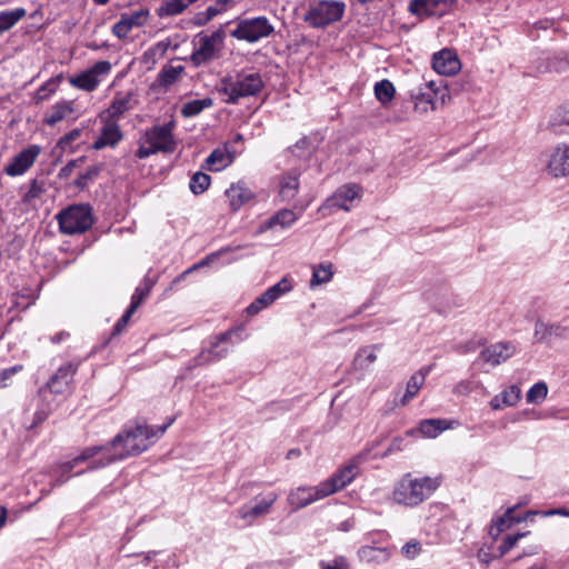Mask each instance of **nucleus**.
<instances>
[{"label": "nucleus", "instance_id": "nucleus-40", "mask_svg": "<svg viewBox=\"0 0 569 569\" xmlns=\"http://www.w3.org/2000/svg\"><path fill=\"white\" fill-rule=\"evenodd\" d=\"M27 14L24 8H16L13 10H7L0 12V34L11 29Z\"/></svg>", "mask_w": 569, "mask_h": 569}, {"label": "nucleus", "instance_id": "nucleus-42", "mask_svg": "<svg viewBox=\"0 0 569 569\" xmlns=\"http://www.w3.org/2000/svg\"><path fill=\"white\" fill-rule=\"evenodd\" d=\"M103 451H109V447H104V446H93V447H89V448H86L80 456L76 457L74 459L66 462L62 465V470L63 472H69L71 471L77 465H79L80 462H83L86 460H89L91 459L92 457L103 452Z\"/></svg>", "mask_w": 569, "mask_h": 569}, {"label": "nucleus", "instance_id": "nucleus-15", "mask_svg": "<svg viewBox=\"0 0 569 569\" xmlns=\"http://www.w3.org/2000/svg\"><path fill=\"white\" fill-rule=\"evenodd\" d=\"M278 495L269 492L266 497L254 499V505H243L237 510V516L250 526L256 519L267 516L273 503L277 501Z\"/></svg>", "mask_w": 569, "mask_h": 569}, {"label": "nucleus", "instance_id": "nucleus-2", "mask_svg": "<svg viewBox=\"0 0 569 569\" xmlns=\"http://www.w3.org/2000/svg\"><path fill=\"white\" fill-rule=\"evenodd\" d=\"M442 480L441 475L415 477L411 472H407L395 483L392 500L405 507H417L438 490Z\"/></svg>", "mask_w": 569, "mask_h": 569}, {"label": "nucleus", "instance_id": "nucleus-55", "mask_svg": "<svg viewBox=\"0 0 569 569\" xmlns=\"http://www.w3.org/2000/svg\"><path fill=\"white\" fill-rule=\"evenodd\" d=\"M228 4H233V0H218L213 6L208 7L204 12L209 18L213 19L226 11Z\"/></svg>", "mask_w": 569, "mask_h": 569}, {"label": "nucleus", "instance_id": "nucleus-43", "mask_svg": "<svg viewBox=\"0 0 569 569\" xmlns=\"http://www.w3.org/2000/svg\"><path fill=\"white\" fill-rule=\"evenodd\" d=\"M213 100L211 98H203L186 102L181 108V114L184 118L196 117L204 109L212 107Z\"/></svg>", "mask_w": 569, "mask_h": 569}, {"label": "nucleus", "instance_id": "nucleus-8", "mask_svg": "<svg viewBox=\"0 0 569 569\" xmlns=\"http://www.w3.org/2000/svg\"><path fill=\"white\" fill-rule=\"evenodd\" d=\"M111 69L112 66L109 61H98L81 73L70 77L69 83L76 89L86 92H92L100 86L103 78H106L111 72Z\"/></svg>", "mask_w": 569, "mask_h": 569}, {"label": "nucleus", "instance_id": "nucleus-10", "mask_svg": "<svg viewBox=\"0 0 569 569\" xmlns=\"http://www.w3.org/2000/svg\"><path fill=\"white\" fill-rule=\"evenodd\" d=\"M41 152V146L29 144L27 148L18 152L4 167V173L9 177H19L24 174L36 163Z\"/></svg>", "mask_w": 569, "mask_h": 569}, {"label": "nucleus", "instance_id": "nucleus-48", "mask_svg": "<svg viewBox=\"0 0 569 569\" xmlns=\"http://www.w3.org/2000/svg\"><path fill=\"white\" fill-rule=\"evenodd\" d=\"M210 182V176L199 171L191 177L189 188L192 193L201 194L209 188Z\"/></svg>", "mask_w": 569, "mask_h": 569}, {"label": "nucleus", "instance_id": "nucleus-4", "mask_svg": "<svg viewBox=\"0 0 569 569\" xmlns=\"http://www.w3.org/2000/svg\"><path fill=\"white\" fill-rule=\"evenodd\" d=\"M224 37L222 28L211 33L201 31L196 34L192 40L193 50L189 57L192 66L198 68L219 59L224 48Z\"/></svg>", "mask_w": 569, "mask_h": 569}, {"label": "nucleus", "instance_id": "nucleus-32", "mask_svg": "<svg viewBox=\"0 0 569 569\" xmlns=\"http://www.w3.org/2000/svg\"><path fill=\"white\" fill-rule=\"evenodd\" d=\"M298 218L299 214H297L293 210H279L276 214H273L271 218H269L261 224L260 231H266L277 226H279L282 229L289 228L298 220Z\"/></svg>", "mask_w": 569, "mask_h": 569}, {"label": "nucleus", "instance_id": "nucleus-39", "mask_svg": "<svg viewBox=\"0 0 569 569\" xmlns=\"http://www.w3.org/2000/svg\"><path fill=\"white\" fill-rule=\"evenodd\" d=\"M63 79L62 73L47 80L34 93L33 101L36 104H40L48 100L58 90L59 84Z\"/></svg>", "mask_w": 569, "mask_h": 569}, {"label": "nucleus", "instance_id": "nucleus-62", "mask_svg": "<svg viewBox=\"0 0 569 569\" xmlns=\"http://www.w3.org/2000/svg\"><path fill=\"white\" fill-rule=\"evenodd\" d=\"M405 439L402 437H396L392 439L387 453H392L396 451H401L403 449Z\"/></svg>", "mask_w": 569, "mask_h": 569}, {"label": "nucleus", "instance_id": "nucleus-33", "mask_svg": "<svg viewBox=\"0 0 569 569\" xmlns=\"http://www.w3.org/2000/svg\"><path fill=\"white\" fill-rule=\"evenodd\" d=\"M381 349V345H371L360 348L352 361L356 370L366 371L377 360V351Z\"/></svg>", "mask_w": 569, "mask_h": 569}, {"label": "nucleus", "instance_id": "nucleus-37", "mask_svg": "<svg viewBox=\"0 0 569 569\" xmlns=\"http://www.w3.org/2000/svg\"><path fill=\"white\" fill-rule=\"evenodd\" d=\"M299 190V174L295 171L288 172L282 176L280 180L279 194L283 201H291L295 199Z\"/></svg>", "mask_w": 569, "mask_h": 569}, {"label": "nucleus", "instance_id": "nucleus-1", "mask_svg": "<svg viewBox=\"0 0 569 569\" xmlns=\"http://www.w3.org/2000/svg\"><path fill=\"white\" fill-rule=\"evenodd\" d=\"M173 422L170 419L167 423L160 427L148 426L138 423L134 427H128L122 432L118 433L111 441V447H121V451L114 456L101 458L98 462L90 466V469L106 467L116 460H122L129 456H137L146 451L153 445Z\"/></svg>", "mask_w": 569, "mask_h": 569}, {"label": "nucleus", "instance_id": "nucleus-35", "mask_svg": "<svg viewBox=\"0 0 569 569\" xmlns=\"http://www.w3.org/2000/svg\"><path fill=\"white\" fill-rule=\"evenodd\" d=\"M183 72V66L164 64L158 73L156 82L160 88L168 90L180 79Z\"/></svg>", "mask_w": 569, "mask_h": 569}, {"label": "nucleus", "instance_id": "nucleus-5", "mask_svg": "<svg viewBox=\"0 0 569 569\" xmlns=\"http://www.w3.org/2000/svg\"><path fill=\"white\" fill-rule=\"evenodd\" d=\"M346 11V3L339 0H319L310 4L305 21L313 28H325L340 21Z\"/></svg>", "mask_w": 569, "mask_h": 569}, {"label": "nucleus", "instance_id": "nucleus-24", "mask_svg": "<svg viewBox=\"0 0 569 569\" xmlns=\"http://www.w3.org/2000/svg\"><path fill=\"white\" fill-rule=\"evenodd\" d=\"M515 352L516 347L511 342H497L483 349L479 355V359L496 367L511 358Z\"/></svg>", "mask_w": 569, "mask_h": 569}, {"label": "nucleus", "instance_id": "nucleus-59", "mask_svg": "<svg viewBox=\"0 0 569 569\" xmlns=\"http://www.w3.org/2000/svg\"><path fill=\"white\" fill-rule=\"evenodd\" d=\"M156 153H158L156 148H153L152 146L147 144V143L143 142L138 148L136 156L139 159H146V158H149L150 156L156 154Z\"/></svg>", "mask_w": 569, "mask_h": 569}, {"label": "nucleus", "instance_id": "nucleus-16", "mask_svg": "<svg viewBox=\"0 0 569 569\" xmlns=\"http://www.w3.org/2000/svg\"><path fill=\"white\" fill-rule=\"evenodd\" d=\"M102 126L99 134L92 143V149L101 150L104 148H116L123 139V132L116 120L104 118L100 119Z\"/></svg>", "mask_w": 569, "mask_h": 569}, {"label": "nucleus", "instance_id": "nucleus-28", "mask_svg": "<svg viewBox=\"0 0 569 569\" xmlns=\"http://www.w3.org/2000/svg\"><path fill=\"white\" fill-rule=\"evenodd\" d=\"M72 101H59L54 103L46 113L42 122L49 127L56 126L58 122L64 120L73 113Z\"/></svg>", "mask_w": 569, "mask_h": 569}, {"label": "nucleus", "instance_id": "nucleus-51", "mask_svg": "<svg viewBox=\"0 0 569 569\" xmlns=\"http://www.w3.org/2000/svg\"><path fill=\"white\" fill-rule=\"evenodd\" d=\"M421 551V543L417 539H411L401 547V555L407 559L417 558Z\"/></svg>", "mask_w": 569, "mask_h": 569}, {"label": "nucleus", "instance_id": "nucleus-54", "mask_svg": "<svg viewBox=\"0 0 569 569\" xmlns=\"http://www.w3.org/2000/svg\"><path fill=\"white\" fill-rule=\"evenodd\" d=\"M526 533L508 535L505 537L502 543L499 546V552L501 556L509 552L518 542V540L525 537Z\"/></svg>", "mask_w": 569, "mask_h": 569}, {"label": "nucleus", "instance_id": "nucleus-56", "mask_svg": "<svg viewBox=\"0 0 569 569\" xmlns=\"http://www.w3.org/2000/svg\"><path fill=\"white\" fill-rule=\"evenodd\" d=\"M133 313H134V311H131V309H129V308L126 310V312L122 315V317L117 321V323L113 327V331H112L113 336L121 333L126 329V327H127L128 322L130 321Z\"/></svg>", "mask_w": 569, "mask_h": 569}, {"label": "nucleus", "instance_id": "nucleus-64", "mask_svg": "<svg viewBox=\"0 0 569 569\" xmlns=\"http://www.w3.org/2000/svg\"><path fill=\"white\" fill-rule=\"evenodd\" d=\"M559 119L561 123L569 126V104L560 108Z\"/></svg>", "mask_w": 569, "mask_h": 569}, {"label": "nucleus", "instance_id": "nucleus-57", "mask_svg": "<svg viewBox=\"0 0 569 569\" xmlns=\"http://www.w3.org/2000/svg\"><path fill=\"white\" fill-rule=\"evenodd\" d=\"M320 569H349L347 562L342 558L335 559L332 562L320 561Z\"/></svg>", "mask_w": 569, "mask_h": 569}, {"label": "nucleus", "instance_id": "nucleus-50", "mask_svg": "<svg viewBox=\"0 0 569 569\" xmlns=\"http://www.w3.org/2000/svg\"><path fill=\"white\" fill-rule=\"evenodd\" d=\"M499 395L501 396V403H505L506 407H513L520 400L521 390L518 386H510Z\"/></svg>", "mask_w": 569, "mask_h": 569}, {"label": "nucleus", "instance_id": "nucleus-14", "mask_svg": "<svg viewBox=\"0 0 569 569\" xmlns=\"http://www.w3.org/2000/svg\"><path fill=\"white\" fill-rule=\"evenodd\" d=\"M365 456L359 455L351 460L345 468L337 471L330 478L321 481L328 496L343 489L349 485L358 473L359 463L363 460Z\"/></svg>", "mask_w": 569, "mask_h": 569}, {"label": "nucleus", "instance_id": "nucleus-17", "mask_svg": "<svg viewBox=\"0 0 569 569\" xmlns=\"http://www.w3.org/2000/svg\"><path fill=\"white\" fill-rule=\"evenodd\" d=\"M291 290V284L288 279L283 278L276 284L268 288L262 295H260L253 302H251L247 307V313L249 316H254L259 313L262 309L269 307L272 302H274L278 298H280L283 293L289 292Z\"/></svg>", "mask_w": 569, "mask_h": 569}, {"label": "nucleus", "instance_id": "nucleus-18", "mask_svg": "<svg viewBox=\"0 0 569 569\" xmlns=\"http://www.w3.org/2000/svg\"><path fill=\"white\" fill-rule=\"evenodd\" d=\"M150 12L148 9H139L131 13H122L120 20L112 27V33L118 39H126L133 28L144 26Z\"/></svg>", "mask_w": 569, "mask_h": 569}, {"label": "nucleus", "instance_id": "nucleus-20", "mask_svg": "<svg viewBox=\"0 0 569 569\" xmlns=\"http://www.w3.org/2000/svg\"><path fill=\"white\" fill-rule=\"evenodd\" d=\"M76 371L77 367L72 363L61 366L40 391L49 390L53 395L66 393L73 380Z\"/></svg>", "mask_w": 569, "mask_h": 569}, {"label": "nucleus", "instance_id": "nucleus-13", "mask_svg": "<svg viewBox=\"0 0 569 569\" xmlns=\"http://www.w3.org/2000/svg\"><path fill=\"white\" fill-rule=\"evenodd\" d=\"M361 198V188L356 183H348L339 187L335 193L329 197L322 204L320 210L325 209H341L349 211L353 201H359Z\"/></svg>", "mask_w": 569, "mask_h": 569}, {"label": "nucleus", "instance_id": "nucleus-19", "mask_svg": "<svg viewBox=\"0 0 569 569\" xmlns=\"http://www.w3.org/2000/svg\"><path fill=\"white\" fill-rule=\"evenodd\" d=\"M137 102V94L134 91L117 92L111 104L107 110L100 113L99 118L104 119L107 117L117 121L126 112L132 110Z\"/></svg>", "mask_w": 569, "mask_h": 569}, {"label": "nucleus", "instance_id": "nucleus-22", "mask_svg": "<svg viewBox=\"0 0 569 569\" xmlns=\"http://www.w3.org/2000/svg\"><path fill=\"white\" fill-rule=\"evenodd\" d=\"M548 172L555 178L569 176V144L560 143L550 153Z\"/></svg>", "mask_w": 569, "mask_h": 569}, {"label": "nucleus", "instance_id": "nucleus-34", "mask_svg": "<svg viewBox=\"0 0 569 569\" xmlns=\"http://www.w3.org/2000/svg\"><path fill=\"white\" fill-rule=\"evenodd\" d=\"M358 557L363 562L379 565L389 560L390 551L382 547L362 546L358 550Z\"/></svg>", "mask_w": 569, "mask_h": 569}, {"label": "nucleus", "instance_id": "nucleus-58", "mask_svg": "<svg viewBox=\"0 0 569 569\" xmlns=\"http://www.w3.org/2000/svg\"><path fill=\"white\" fill-rule=\"evenodd\" d=\"M471 390H472V382L469 380H462V381L458 382L453 388V392L458 396H467L471 392Z\"/></svg>", "mask_w": 569, "mask_h": 569}, {"label": "nucleus", "instance_id": "nucleus-46", "mask_svg": "<svg viewBox=\"0 0 569 569\" xmlns=\"http://www.w3.org/2000/svg\"><path fill=\"white\" fill-rule=\"evenodd\" d=\"M44 191V183L33 179L30 181L28 191L22 197V202L34 208L36 201L41 198Z\"/></svg>", "mask_w": 569, "mask_h": 569}, {"label": "nucleus", "instance_id": "nucleus-27", "mask_svg": "<svg viewBox=\"0 0 569 569\" xmlns=\"http://www.w3.org/2000/svg\"><path fill=\"white\" fill-rule=\"evenodd\" d=\"M438 89L433 81L427 82L415 96V108L421 112L436 109Z\"/></svg>", "mask_w": 569, "mask_h": 569}, {"label": "nucleus", "instance_id": "nucleus-61", "mask_svg": "<svg viewBox=\"0 0 569 569\" xmlns=\"http://www.w3.org/2000/svg\"><path fill=\"white\" fill-rule=\"evenodd\" d=\"M537 513L536 515H541L542 517H551V516H563V517H569V508H555V509H549V510H545V511H536Z\"/></svg>", "mask_w": 569, "mask_h": 569}, {"label": "nucleus", "instance_id": "nucleus-11", "mask_svg": "<svg viewBox=\"0 0 569 569\" xmlns=\"http://www.w3.org/2000/svg\"><path fill=\"white\" fill-rule=\"evenodd\" d=\"M173 123L169 122L162 126H153L144 133V143L156 148L158 152H173L176 141L172 134Z\"/></svg>", "mask_w": 569, "mask_h": 569}, {"label": "nucleus", "instance_id": "nucleus-21", "mask_svg": "<svg viewBox=\"0 0 569 569\" xmlns=\"http://www.w3.org/2000/svg\"><path fill=\"white\" fill-rule=\"evenodd\" d=\"M569 335V327L560 322H546L538 319L535 323L533 337L537 342L549 343L552 339H563Z\"/></svg>", "mask_w": 569, "mask_h": 569}, {"label": "nucleus", "instance_id": "nucleus-6", "mask_svg": "<svg viewBox=\"0 0 569 569\" xmlns=\"http://www.w3.org/2000/svg\"><path fill=\"white\" fill-rule=\"evenodd\" d=\"M60 231L64 234L86 232L93 223L91 208L88 204H73L57 216Z\"/></svg>", "mask_w": 569, "mask_h": 569}, {"label": "nucleus", "instance_id": "nucleus-60", "mask_svg": "<svg viewBox=\"0 0 569 569\" xmlns=\"http://www.w3.org/2000/svg\"><path fill=\"white\" fill-rule=\"evenodd\" d=\"M21 370H22L21 365H17V366H13V367L2 370L0 373V382L2 383V386L4 387L6 380H8L9 378H11L13 375H16L17 372H19Z\"/></svg>", "mask_w": 569, "mask_h": 569}, {"label": "nucleus", "instance_id": "nucleus-25", "mask_svg": "<svg viewBox=\"0 0 569 569\" xmlns=\"http://www.w3.org/2000/svg\"><path fill=\"white\" fill-rule=\"evenodd\" d=\"M449 0H411L409 11L415 16H440L447 11Z\"/></svg>", "mask_w": 569, "mask_h": 569}, {"label": "nucleus", "instance_id": "nucleus-30", "mask_svg": "<svg viewBox=\"0 0 569 569\" xmlns=\"http://www.w3.org/2000/svg\"><path fill=\"white\" fill-rule=\"evenodd\" d=\"M171 44V39L167 38L149 47L141 57V63L144 64L147 69H152L158 61L166 56Z\"/></svg>", "mask_w": 569, "mask_h": 569}, {"label": "nucleus", "instance_id": "nucleus-53", "mask_svg": "<svg viewBox=\"0 0 569 569\" xmlns=\"http://www.w3.org/2000/svg\"><path fill=\"white\" fill-rule=\"evenodd\" d=\"M81 136L80 129H73L57 141V150L69 149L73 141L78 140Z\"/></svg>", "mask_w": 569, "mask_h": 569}, {"label": "nucleus", "instance_id": "nucleus-3", "mask_svg": "<svg viewBox=\"0 0 569 569\" xmlns=\"http://www.w3.org/2000/svg\"><path fill=\"white\" fill-rule=\"evenodd\" d=\"M263 88V81L258 72H241L236 77L226 76L220 79L217 90L226 96L224 102L234 104L241 98L257 96Z\"/></svg>", "mask_w": 569, "mask_h": 569}, {"label": "nucleus", "instance_id": "nucleus-9", "mask_svg": "<svg viewBox=\"0 0 569 569\" xmlns=\"http://www.w3.org/2000/svg\"><path fill=\"white\" fill-rule=\"evenodd\" d=\"M233 333V330H228L226 332L220 333L219 336L214 337L210 341V348L209 349H202L187 366L188 370H192L200 366H206L211 362L219 361L227 357L229 353L228 348H219V346L223 342L230 341V338Z\"/></svg>", "mask_w": 569, "mask_h": 569}, {"label": "nucleus", "instance_id": "nucleus-31", "mask_svg": "<svg viewBox=\"0 0 569 569\" xmlns=\"http://www.w3.org/2000/svg\"><path fill=\"white\" fill-rule=\"evenodd\" d=\"M431 367H423L409 378L406 387V392L400 400L401 406L408 405L409 401L418 395L419 390L425 385L426 377L428 376Z\"/></svg>", "mask_w": 569, "mask_h": 569}, {"label": "nucleus", "instance_id": "nucleus-23", "mask_svg": "<svg viewBox=\"0 0 569 569\" xmlns=\"http://www.w3.org/2000/svg\"><path fill=\"white\" fill-rule=\"evenodd\" d=\"M432 68L439 74L453 76L460 71L461 63L456 52L442 49L433 54Z\"/></svg>", "mask_w": 569, "mask_h": 569}, {"label": "nucleus", "instance_id": "nucleus-7", "mask_svg": "<svg viewBox=\"0 0 569 569\" xmlns=\"http://www.w3.org/2000/svg\"><path fill=\"white\" fill-rule=\"evenodd\" d=\"M273 32L274 27L270 20L260 16L240 20L231 31V37L248 43H256L261 39L269 38Z\"/></svg>", "mask_w": 569, "mask_h": 569}, {"label": "nucleus", "instance_id": "nucleus-44", "mask_svg": "<svg viewBox=\"0 0 569 569\" xmlns=\"http://www.w3.org/2000/svg\"><path fill=\"white\" fill-rule=\"evenodd\" d=\"M153 284L154 282L151 279L146 278L143 280V283L136 288L129 306V309H131V311H137L142 301L149 296Z\"/></svg>", "mask_w": 569, "mask_h": 569}, {"label": "nucleus", "instance_id": "nucleus-26", "mask_svg": "<svg viewBox=\"0 0 569 569\" xmlns=\"http://www.w3.org/2000/svg\"><path fill=\"white\" fill-rule=\"evenodd\" d=\"M513 508H508L503 516L499 517L490 527L489 535L497 539L503 531L508 530L513 522H521L529 519L531 516H536V511H528L522 517H515Z\"/></svg>", "mask_w": 569, "mask_h": 569}, {"label": "nucleus", "instance_id": "nucleus-45", "mask_svg": "<svg viewBox=\"0 0 569 569\" xmlns=\"http://www.w3.org/2000/svg\"><path fill=\"white\" fill-rule=\"evenodd\" d=\"M333 276L331 264H318L313 267L312 278L310 280V287L315 288L322 283H327Z\"/></svg>", "mask_w": 569, "mask_h": 569}, {"label": "nucleus", "instance_id": "nucleus-12", "mask_svg": "<svg viewBox=\"0 0 569 569\" xmlns=\"http://www.w3.org/2000/svg\"><path fill=\"white\" fill-rule=\"evenodd\" d=\"M326 497H328V493L322 482H320L313 487L301 486L290 490L287 501L293 511H297Z\"/></svg>", "mask_w": 569, "mask_h": 569}, {"label": "nucleus", "instance_id": "nucleus-63", "mask_svg": "<svg viewBox=\"0 0 569 569\" xmlns=\"http://www.w3.org/2000/svg\"><path fill=\"white\" fill-rule=\"evenodd\" d=\"M81 159H79L80 161ZM77 163H78V160H71L69 161L63 168H61L60 172H59V177L60 178H68L73 169L77 167Z\"/></svg>", "mask_w": 569, "mask_h": 569}, {"label": "nucleus", "instance_id": "nucleus-49", "mask_svg": "<svg viewBox=\"0 0 569 569\" xmlns=\"http://www.w3.org/2000/svg\"><path fill=\"white\" fill-rule=\"evenodd\" d=\"M548 395V387L545 382L540 381L535 383L527 392L526 399L527 402L539 405L541 403Z\"/></svg>", "mask_w": 569, "mask_h": 569}, {"label": "nucleus", "instance_id": "nucleus-52", "mask_svg": "<svg viewBox=\"0 0 569 569\" xmlns=\"http://www.w3.org/2000/svg\"><path fill=\"white\" fill-rule=\"evenodd\" d=\"M100 172V168L97 166L89 167L86 172L81 173L76 180V184L80 188H84L88 186L89 181H92L98 177Z\"/></svg>", "mask_w": 569, "mask_h": 569}, {"label": "nucleus", "instance_id": "nucleus-47", "mask_svg": "<svg viewBox=\"0 0 569 569\" xmlns=\"http://www.w3.org/2000/svg\"><path fill=\"white\" fill-rule=\"evenodd\" d=\"M395 93H396L395 86L389 80H381V81L377 82L375 86L376 98L381 103H387V102L391 101L392 98L395 97Z\"/></svg>", "mask_w": 569, "mask_h": 569}, {"label": "nucleus", "instance_id": "nucleus-38", "mask_svg": "<svg viewBox=\"0 0 569 569\" xmlns=\"http://www.w3.org/2000/svg\"><path fill=\"white\" fill-rule=\"evenodd\" d=\"M232 160V156L227 150L216 149L207 157L203 168L220 171L228 167Z\"/></svg>", "mask_w": 569, "mask_h": 569}, {"label": "nucleus", "instance_id": "nucleus-36", "mask_svg": "<svg viewBox=\"0 0 569 569\" xmlns=\"http://www.w3.org/2000/svg\"><path fill=\"white\" fill-rule=\"evenodd\" d=\"M197 1L198 0H162L160 7L157 9V16L159 18H166L181 14Z\"/></svg>", "mask_w": 569, "mask_h": 569}, {"label": "nucleus", "instance_id": "nucleus-29", "mask_svg": "<svg viewBox=\"0 0 569 569\" xmlns=\"http://www.w3.org/2000/svg\"><path fill=\"white\" fill-rule=\"evenodd\" d=\"M230 208L233 211L239 210L244 203L253 198L252 191L244 183L238 182L226 190Z\"/></svg>", "mask_w": 569, "mask_h": 569}, {"label": "nucleus", "instance_id": "nucleus-41", "mask_svg": "<svg viewBox=\"0 0 569 569\" xmlns=\"http://www.w3.org/2000/svg\"><path fill=\"white\" fill-rule=\"evenodd\" d=\"M447 428V421L443 419H426L420 422L418 431L425 437L435 438Z\"/></svg>", "mask_w": 569, "mask_h": 569}]
</instances>
